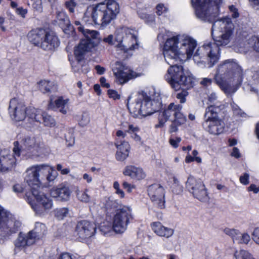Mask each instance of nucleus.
I'll return each instance as SVG.
<instances>
[{
	"label": "nucleus",
	"mask_w": 259,
	"mask_h": 259,
	"mask_svg": "<svg viewBox=\"0 0 259 259\" xmlns=\"http://www.w3.org/2000/svg\"><path fill=\"white\" fill-rule=\"evenodd\" d=\"M59 45V41L58 37L53 32L47 31L40 48L45 51H51L54 50Z\"/></svg>",
	"instance_id": "obj_25"
},
{
	"label": "nucleus",
	"mask_w": 259,
	"mask_h": 259,
	"mask_svg": "<svg viewBox=\"0 0 259 259\" xmlns=\"http://www.w3.org/2000/svg\"><path fill=\"white\" fill-rule=\"evenodd\" d=\"M37 145L38 143L35 137L26 136L20 142L16 141L14 143L13 151L14 154L19 157L22 152L32 153Z\"/></svg>",
	"instance_id": "obj_19"
},
{
	"label": "nucleus",
	"mask_w": 259,
	"mask_h": 259,
	"mask_svg": "<svg viewBox=\"0 0 259 259\" xmlns=\"http://www.w3.org/2000/svg\"><path fill=\"white\" fill-rule=\"evenodd\" d=\"M96 228L94 223L84 220L77 223L76 232L80 240L83 241L94 235Z\"/></svg>",
	"instance_id": "obj_23"
},
{
	"label": "nucleus",
	"mask_w": 259,
	"mask_h": 259,
	"mask_svg": "<svg viewBox=\"0 0 259 259\" xmlns=\"http://www.w3.org/2000/svg\"><path fill=\"white\" fill-rule=\"evenodd\" d=\"M17 156L13 155L8 150L0 151V171L6 172L12 170L16 166Z\"/></svg>",
	"instance_id": "obj_24"
},
{
	"label": "nucleus",
	"mask_w": 259,
	"mask_h": 259,
	"mask_svg": "<svg viewBox=\"0 0 259 259\" xmlns=\"http://www.w3.org/2000/svg\"><path fill=\"white\" fill-rule=\"evenodd\" d=\"M133 219L132 208L129 206H123L116 210L113 219L112 228L116 233H122Z\"/></svg>",
	"instance_id": "obj_10"
},
{
	"label": "nucleus",
	"mask_w": 259,
	"mask_h": 259,
	"mask_svg": "<svg viewBox=\"0 0 259 259\" xmlns=\"http://www.w3.org/2000/svg\"><path fill=\"white\" fill-rule=\"evenodd\" d=\"M31 191L35 200H32L29 196L28 202L36 213L41 214L52 208V200L40 191V188H31Z\"/></svg>",
	"instance_id": "obj_9"
},
{
	"label": "nucleus",
	"mask_w": 259,
	"mask_h": 259,
	"mask_svg": "<svg viewBox=\"0 0 259 259\" xmlns=\"http://www.w3.org/2000/svg\"><path fill=\"white\" fill-rule=\"evenodd\" d=\"M15 12L17 15L20 16L23 18H25L28 11L27 9H24L22 7H18L16 8Z\"/></svg>",
	"instance_id": "obj_58"
},
{
	"label": "nucleus",
	"mask_w": 259,
	"mask_h": 259,
	"mask_svg": "<svg viewBox=\"0 0 259 259\" xmlns=\"http://www.w3.org/2000/svg\"><path fill=\"white\" fill-rule=\"evenodd\" d=\"M64 137L69 146H72L74 145L75 143V138L73 129H69L68 132L65 134Z\"/></svg>",
	"instance_id": "obj_45"
},
{
	"label": "nucleus",
	"mask_w": 259,
	"mask_h": 259,
	"mask_svg": "<svg viewBox=\"0 0 259 259\" xmlns=\"http://www.w3.org/2000/svg\"><path fill=\"white\" fill-rule=\"evenodd\" d=\"M25 180L30 188H40V184L55 180L57 173L54 167L45 164L33 165L27 169Z\"/></svg>",
	"instance_id": "obj_3"
},
{
	"label": "nucleus",
	"mask_w": 259,
	"mask_h": 259,
	"mask_svg": "<svg viewBox=\"0 0 259 259\" xmlns=\"http://www.w3.org/2000/svg\"><path fill=\"white\" fill-rule=\"evenodd\" d=\"M230 13L231 14V17L233 18H237L239 16L238 9L233 5L229 7Z\"/></svg>",
	"instance_id": "obj_55"
},
{
	"label": "nucleus",
	"mask_w": 259,
	"mask_h": 259,
	"mask_svg": "<svg viewBox=\"0 0 259 259\" xmlns=\"http://www.w3.org/2000/svg\"><path fill=\"white\" fill-rule=\"evenodd\" d=\"M47 31L43 29H36L30 31L27 35L30 42L40 47L42 40Z\"/></svg>",
	"instance_id": "obj_31"
},
{
	"label": "nucleus",
	"mask_w": 259,
	"mask_h": 259,
	"mask_svg": "<svg viewBox=\"0 0 259 259\" xmlns=\"http://www.w3.org/2000/svg\"><path fill=\"white\" fill-rule=\"evenodd\" d=\"M115 41L117 42V51L121 53L130 54L139 48L137 31L127 27H123L116 31Z\"/></svg>",
	"instance_id": "obj_6"
},
{
	"label": "nucleus",
	"mask_w": 259,
	"mask_h": 259,
	"mask_svg": "<svg viewBox=\"0 0 259 259\" xmlns=\"http://www.w3.org/2000/svg\"><path fill=\"white\" fill-rule=\"evenodd\" d=\"M55 217L59 220L66 217L68 213V209L67 208H60L54 210Z\"/></svg>",
	"instance_id": "obj_44"
},
{
	"label": "nucleus",
	"mask_w": 259,
	"mask_h": 259,
	"mask_svg": "<svg viewBox=\"0 0 259 259\" xmlns=\"http://www.w3.org/2000/svg\"><path fill=\"white\" fill-rule=\"evenodd\" d=\"M234 30V24L231 19L226 17L215 20L212 26L211 33L214 42H209L199 47L193 56L197 63H207L211 67L220 57L219 46L228 45L231 40Z\"/></svg>",
	"instance_id": "obj_1"
},
{
	"label": "nucleus",
	"mask_w": 259,
	"mask_h": 259,
	"mask_svg": "<svg viewBox=\"0 0 259 259\" xmlns=\"http://www.w3.org/2000/svg\"><path fill=\"white\" fill-rule=\"evenodd\" d=\"M28 111L29 118L31 119L33 126L35 122L41 123V120L45 126L51 127L55 125L56 122L54 118L41 110L32 108Z\"/></svg>",
	"instance_id": "obj_22"
},
{
	"label": "nucleus",
	"mask_w": 259,
	"mask_h": 259,
	"mask_svg": "<svg viewBox=\"0 0 259 259\" xmlns=\"http://www.w3.org/2000/svg\"><path fill=\"white\" fill-rule=\"evenodd\" d=\"M103 11L102 4H99L95 7H93L94 24L101 25L103 26Z\"/></svg>",
	"instance_id": "obj_36"
},
{
	"label": "nucleus",
	"mask_w": 259,
	"mask_h": 259,
	"mask_svg": "<svg viewBox=\"0 0 259 259\" xmlns=\"http://www.w3.org/2000/svg\"><path fill=\"white\" fill-rule=\"evenodd\" d=\"M180 47L178 54L179 62L185 61L193 55L197 46V42L191 36L183 34L179 36Z\"/></svg>",
	"instance_id": "obj_16"
},
{
	"label": "nucleus",
	"mask_w": 259,
	"mask_h": 259,
	"mask_svg": "<svg viewBox=\"0 0 259 259\" xmlns=\"http://www.w3.org/2000/svg\"><path fill=\"white\" fill-rule=\"evenodd\" d=\"M234 257L236 259H255L251 253L245 250L236 251Z\"/></svg>",
	"instance_id": "obj_42"
},
{
	"label": "nucleus",
	"mask_w": 259,
	"mask_h": 259,
	"mask_svg": "<svg viewBox=\"0 0 259 259\" xmlns=\"http://www.w3.org/2000/svg\"><path fill=\"white\" fill-rule=\"evenodd\" d=\"M224 232L226 235L230 236L233 240L234 242H236V238H237V236L239 233L238 231L234 229L225 228L224 230Z\"/></svg>",
	"instance_id": "obj_49"
},
{
	"label": "nucleus",
	"mask_w": 259,
	"mask_h": 259,
	"mask_svg": "<svg viewBox=\"0 0 259 259\" xmlns=\"http://www.w3.org/2000/svg\"><path fill=\"white\" fill-rule=\"evenodd\" d=\"M66 6L70 12L73 13L76 4L74 0H69L66 2Z\"/></svg>",
	"instance_id": "obj_60"
},
{
	"label": "nucleus",
	"mask_w": 259,
	"mask_h": 259,
	"mask_svg": "<svg viewBox=\"0 0 259 259\" xmlns=\"http://www.w3.org/2000/svg\"><path fill=\"white\" fill-rule=\"evenodd\" d=\"M32 7L37 11H41L42 9L41 0H35L32 4Z\"/></svg>",
	"instance_id": "obj_61"
},
{
	"label": "nucleus",
	"mask_w": 259,
	"mask_h": 259,
	"mask_svg": "<svg viewBox=\"0 0 259 259\" xmlns=\"http://www.w3.org/2000/svg\"><path fill=\"white\" fill-rule=\"evenodd\" d=\"M186 189L193 196L201 201H207L208 195L204 183L193 176H189L186 182Z\"/></svg>",
	"instance_id": "obj_13"
},
{
	"label": "nucleus",
	"mask_w": 259,
	"mask_h": 259,
	"mask_svg": "<svg viewBox=\"0 0 259 259\" xmlns=\"http://www.w3.org/2000/svg\"><path fill=\"white\" fill-rule=\"evenodd\" d=\"M35 243L34 240L29 235L28 233L27 234L20 233L17 239L15 242V250L18 251L23 249L26 246H30Z\"/></svg>",
	"instance_id": "obj_29"
},
{
	"label": "nucleus",
	"mask_w": 259,
	"mask_h": 259,
	"mask_svg": "<svg viewBox=\"0 0 259 259\" xmlns=\"http://www.w3.org/2000/svg\"><path fill=\"white\" fill-rule=\"evenodd\" d=\"M94 15L93 7H89L84 13V16L82 18L83 22L89 25H92L94 24V17H93Z\"/></svg>",
	"instance_id": "obj_38"
},
{
	"label": "nucleus",
	"mask_w": 259,
	"mask_h": 259,
	"mask_svg": "<svg viewBox=\"0 0 259 259\" xmlns=\"http://www.w3.org/2000/svg\"><path fill=\"white\" fill-rule=\"evenodd\" d=\"M224 0H191L196 17L203 21H213L220 14Z\"/></svg>",
	"instance_id": "obj_4"
},
{
	"label": "nucleus",
	"mask_w": 259,
	"mask_h": 259,
	"mask_svg": "<svg viewBox=\"0 0 259 259\" xmlns=\"http://www.w3.org/2000/svg\"><path fill=\"white\" fill-rule=\"evenodd\" d=\"M186 121V118H184L183 121H181L180 119H174L172 120V123L169 126V132L170 133H176L178 131V126L184 124Z\"/></svg>",
	"instance_id": "obj_43"
},
{
	"label": "nucleus",
	"mask_w": 259,
	"mask_h": 259,
	"mask_svg": "<svg viewBox=\"0 0 259 259\" xmlns=\"http://www.w3.org/2000/svg\"><path fill=\"white\" fill-rule=\"evenodd\" d=\"M102 7L103 26H105L116 18L119 12V7L114 0H108L106 4H102Z\"/></svg>",
	"instance_id": "obj_20"
},
{
	"label": "nucleus",
	"mask_w": 259,
	"mask_h": 259,
	"mask_svg": "<svg viewBox=\"0 0 259 259\" xmlns=\"http://www.w3.org/2000/svg\"><path fill=\"white\" fill-rule=\"evenodd\" d=\"M113 187L115 189V193L118 195L121 198H123L124 197V192L120 189L119 184L118 182H114L113 184Z\"/></svg>",
	"instance_id": "obj_54"
},
{
	"label": "nucleus",
	"mask_w": 259,
	"mask_h": 259,
	"mask_svg": "<svg viewBox=\"0 0 259 259\" xmlns=\"http://www.w3.org/2000/svg\"><path fill=\"white\" fill-rule=\"evenodd\" d=\"M90 121V118L89 114L84 113L82 114L81 118L79 121V124L82 126L87 125Z\"/></svg>",
	"instance_id": "obj_51"
},
{
	"label": "nucleus",
	"mask_w": 259,
	"mask_h": 259,
	"mask_svg": "<svg viewBox=\"0 0 259 259\" xmlns=\"http://www.w3.org/2000/svg\"><path fill=\"white\" fill-rule=\"evenodd\" d=\"M220 111V107L214 105H210L206 109V120L203 123V126L211 134L219 135L224 131V123L218 115Z\"/></svg>",
	"instance_id": "obj_8"
},
{
	"label": "nucleus",
	"mask_w": 259,
	"mask_h": 259,
	"mask_svg": "<svg viewBox=\"0 0 259 259\" xmlns=\"http://www.w3.org/2000/svg\"><path fill=\"white\" fill-rule=\"evenodd\" d=\"M115 81L119 84H123L129 80L140 76V74L122 63L117 62L113 69Z\"/></svg>",
	"instance_id": "obj_17"
},
{
	"label": "nucleus",
	"mask_w": 259,
	"mask_h": 259,
	"mask_svg": "<svg viewBox=\"0 0 259 259\" xmlns=\"http://www.w3.org/2000/svg\"><path fill=\"white\" fill-rule=\"evenodd\" d=\"M53 83L47 80H40L38 83L39 90L43 93L50 92L53 87Z\"/></svg>",
	"instance_id": "obj_39"
},
{
	"label": "nucleus",
	"mask_w": 259,
	"mask_h": 259,
	"mask_svg": "<svg viewBox=\"0 0 259 259\" xmlns=\"http://www.w3.org/2000/svg\"><path fill=\"white\" fill-rule=\"evenodd\" d=\"M50 194L52 197L57 198L58 200L66 201L69 199L71 191L67 187L54 188L51 190Z\"/></svg>",
	"instance_id": "obj_30"
},
{
	"label": "nucleus",
	"mask_w": 259,
	"mask_h": 259,
	"mask_svg": "<svg viewBox=\"0 0 259 259\" xmlns=\"http://www.w3.org/2000/svg\"><path fill=\"white\" fill-rule=\"evenodd\" d=\"M68 103L69 99H64L62 97H59L54 101L51 98L48 108L52 110L59 109L61 113L65 114L69 110Z\"/></svg>",
	"instance_id": "obj_28"
},
{
	"label": "nucleus",
	"mask_w": 259,
	"mask_h": 259,
	"mask_svg": "<svg viewBox=\"0 0 259 259\" xmlns=\"http://www.w3.org/2000/svg\"><path fill=\"white\" fill-rule=\"evenodd\" d=\"M123 174L137 180H142L146 176L145 173L142 168L133 165L126 166L123 171Z\"/></svg>",
	"instance_id": "obj_32"
},
{
	"label": "nucleus",
	"mask_w": 259,
	"mask_h": 259,
	"mask_svg": "<svg viewBox=\"0 0 259 259\" xmlns=\"http://www.w3.org/2000/svg\"><path fill=\"white\" fill-rule=\"evenodd\" d=\"M78 29L85 37V38L81 40L74 50L75 58L78 63H80L83 60L84 54L97 45L98 43L94 40L98 39L99 34L97 31L85 29L82 26L78 27Z\"/></svg>",
	"instance_id": "obj_7"
},
{
	"label": "nucleus",
	"mask_w": 259,
	"mask_h": 259,
	"mask_svg": "<svg viewBox=\"0 0 259 259\" xmlns=\"http://www.w3.org/2000/svg\"><path fill=\"white\" fill-rule=\"evenodd\" d=\"M249 175L248 174H244L243 176L240 177V182L243 185H247L249 183Z\"/></svg>",
	"instance_id": "obj_63"
},
{
	"label": "nucleus",
	"mask_w": 259,
	"mask_h": 259,
	"mask_svg": "<svg viewBox=\"0 0 259 259\" xmlns=\"http://www.w3.org/2000/svg\"><path fill=\"white\" fill-rule=\"evenodd\" d=\"M106 206L107 208L112 209L117 207L118 202L117 200L108 198L106 201Z\"/></svg>",
	"instance_id": "obj_52"
},
{
	"label": "nucleus",
	"mask_w": 259,
	"mask_h": 259,
	"mask_svg": "<svg viewBox=\"0 0 259 259\" xmlns=\"http://www.w3.org/2000/svg\"><path fill=\"white\" fill-rule=\"evenodd\" d=\"M182 88L183 89V90L176 94V98L180 100V102L181 104H183L185 103L186 101V97L188 95V93L186 90H188V89H186L185 88Z\"/></svg>",
	"instance_id": "obj_47"
},
{
	"label": "nucleus",
	"mask_w": 259,
	"mask_h": 259,
	"mask_svg": "<svg viewBox=\"0 0 259 259\" xmlns=\"http://www.w3.org/2000/svg\"><path fill=\"white\" fill-rule=\"evenodd\" d=\"M216 83L227 96H232L243 80L242 69L234 60H225L218 67L214 76Z\"/></svg>",
	"instance_id": "obj_2"
},
{
	"label": "nucleus",
	"mask_w": 259,
	"mask_h": 259,
	"mask_svg": "<svg viewBox=\"0 0 259 259\" xmlns=\"http://www.w3.org/2000/svg\"><path fill=\"white\" fill-rule=\"evenodd\" d=\"M167 11V8L163 4H158L156 6V13L159 16L165 14Z\"/></svg>",
	"instance_id": "obj_53"
},
{
	"label": "nucleus",
	"mask_w": 259,
	"mask_h": 259,
	"mask_svg": "<svg viewBox=\"0 0 259 259\" xmlns=\"http://www.w3.org/2000/svg\"><path fill=\"white\" fill-rule=\"evenodd\" d=\"M46 232L47 228L45 225L40 223H36L34 229L30 231L29 233L35 242L37 239L42 237Z\"/></svg>",
	"instance_id": "obj_35"
},
{
	"label": "nucleus",
	"mask_w": 259,
	"mask_h": 259,
	"mask_svg": "<svg viewBox=\"0 0 259 259\" xmlns=\"http://www.w3.org/2000/svg\"><path fill=\"white\" fill-rule=\"evenodd\" d=\"M237 237L236 242L238 243L247 244L250 240V237L247 233L241 234L239 232Z\"/></svg>",
	"instance_id": "obj_46"
},
{
	"label": "nucleus",
	"mask_w": 259,
	"mask_h": 259,
	"mask_svg": "<svg viewBox=\"0 0 259 259\" xmlns=\"http://www.w3.org/2000/svg\"><path fill=\"white\" fill-rule=\"evenodd\" d=\"M145 97L144 92L139 93L135 102L130 103L128 101L127 106L128 109L135 117H145L152 114V110L146 107V103L145 102Z\"/></svg>",
	"instance_id": "obj_18"
},
{
	"label": "nucleus",
	"mask_w": 259,
	"mask_h": 259,
	"mask_svg": "<svg viewBox=\"0 0 259 259\" xmlns=\"http://www.w3.org/2000/svg\"><path fill=\"white\" fill-rule=\"evenodd\" d=\"M180 35L170 37L167 38L165 42L163 53L165 60L168 64L179 63Z\"/></svg>",
	"instance_id": "obj_14"
},
{
	"label": "nucleus",
	"mask_w": 259,
	"mask_h": 259,
	"mask_svg": "<svg viewBox=\"0 0 259 259\" xmlns=\"http://www.w3.org/2000/svg\"><path fill=\"white\" fill-rule=\"evenodd\" d=\"M114 145L117 149L115 158L117 161H123L128 156L130 146L125 141L123 142H115Z\"/></svg>",
	"instance_id": "obj_27"
},
{
	"label": "nucleus",
	"mask_w": 259,
	"mask_h": 259,
	"mask_svg": "<svg viewBox=\"0 0 259 259\" xmlns=\"http://www.w3.org/2000/svg\"><path fill=\"white\" fill-rule=\"evenodd\" d=\"M231 106L232 109V111L235 115L239 116L241 117H245V113L242 111V110L237 104L233 102L231 103Z\"/></svg>",
	"instance_id": "obj_50"
},
{
	"label": "nucleus",
	"mask_w": 259,
	"mask_h": 259,
	"mask_svg": "<svg viewBox=\"0 0 259 259\" xmlns=\"http://www.w3.org/2000/svg\"><path fill=\"white\" fill-rule=\"evenodd\" d=\"M20 226V223L0 205V236L7 237L15 233Z\"/></svg>",
	"instance_id": "obj_11"
},
{
	"label": "nucleus",
	"mask_w": 259,
	"mask_h": 259,
	"mask_svg": "<svg viewBox=\"0 0 259 259\" xmlns=\"http://www.w3.org/2000/svg\"><path fill=\"white\" fill-rule=\"evenodd\" d=\"M145 97V102L146 103V107L152 110V114L158 111L161 108V99L159 95H155L153 98L149 96L146 93L144 92Z\"/></svg>",
	"instance_id": "obj_33"
},
{
	"label": "nucleus",
	"mask_w": 259,
	"mask_h": 259,
	"mask_svg": "<svg viewBox=\"0 0 259 259\" xmlns=\"http://www.w3.org/2000/svg\"><path fill=\"white\" fill-rule=\"evenodd\" d=\"M252 240L259 245V228H256L252 233Z\"/></svg>",
	"instance_id": "obj_56"
},
{
	"label": "nucleus",
	"mask_w": 259,
	"mask_h": 259,
	"mask_svg": "<svg viewBox=\"0 0 259 259\" xmlns=\"http://www.w3.org/2000/svg\"><path fill=\"white\" fill-rule=\"evenodd\" d=\"M181 141V138L180 137H175L169 139L170 144L175 148L179 146V144Z\"/></svg>",
	"instance_id": "obj_59"
},
{
	"label": "nucleus",
	"mask_w": 259,
	"mask_h": 259,
	"mask_svg": "<svg viewBox=\"0 0 259 259\" xmlns=\"http://www.w3.org/2000/svg\"><path fill=\"white\" fill-rule=\"evenodd\" d=\"M32 108H27L23 102L14 98L10 101L8 110L11 118L16 121L23 120L27 115L29 123L26 126L31 128L33 126V123L31 119L29 118L28 110Z\"/></svg>",
	"instance_id": "obj_12"
},
{
	"label": "nucleus",
	"mask_w": 259,
	"mask_h": 259,
	"mask_svg": "<svg viewBox=\"0 0 259 259\" xmlns=\"http://www.w3.org/2000/svg\"><path fill=\"white\" fill-rule=\"evenodd\" d=\"M139 131L138 126H135L133 124H128L127 131V133L131 135V137L136 142H141V137L137 134V132Z\"/></svg>",
	"instance_id": "obj_40"
},
{
	"label": "nucleus",
	"mask_w": 259,
	"mask_h": 259,
	"mask_svg": "<svg viewBox=\"0 0 259 259\" xmlns=\"http://www.w3.org/2000/svg\"><path fill=\"white\" fill-rule=\"evenodd\" d=\"M88 190L85 189L84 191L77 190L76 191V196L79 200L84 203L91 202V196L87 193Z\"/></svg>",
	"instance_id": "obj_41"
},
{
	"label": "nucleus",
	"mask_w": 259,
	"mask_h": 259,
	"mask_svg": "<svg viewBox=\"0 0 259 259\" xmlns=\"http://www.w3.org/2000/svg\"><path fill=\"white\" fill-rule=\"evenodd\" d=\"M123 188L127 189L128 192H132V190L135 188V186L128 183L126 182H124L122 183Z\"/></svg>",
	"instance_id": "obj_64"
},
{
	"label": "nucleus",
	"mask_w": 259,
	"mask_h": 259,
	"mask_svg": "<svg viewBox=\"0 0 259 259\" xmlns=\"http://www.w3.org/2000/svg\"><path fill=\"white\" fill-rule=\"evenodd\" d=\"M127 128H124L122 130H119L116 132V139L115 142H123V139L125 138L126 134L127 133Z\"/></svg>",
	"instance_id": "obj_48"
},
{
	"label": "nucleus",
	"mask_w": 259,
	"mask_h": 259,
	"mask_svg": "<svg viewBox=\"0 0 259 259\" xmlns=\"http://www.w3.org/2000/svg\"><path fill=\"white\" fill-rule=\"evenodd\" d=\"M103 41L104 42L107 43L109 45H115L116 47L117 44H116L114 41V36L112 34L109 35L107 37H104Z\"/></svg>",
	"instance_id": "obj_57"
},
{
	"label": "nucleus",
	"mask_w": 259,
	"mask_h": 259,
	"mask_svg": "<svg viewBox=\"0 0 259 259\" xmlns=\"http://www.w3.org/2000/svg\"><path fill=\"white\" fill-rule=\"evenodd\" d=\"M239 46V48L236 50L241 53L247 52L250 48L259 53V36H251L245 42L240 43Z\"/></svg>",
	"instance_id": "obj_26"
},
{
	"label": "nucleus",
	"mask_w": 259,
	"mask_h": 259,
	"mask_svg": "<svg viewBox=\"0 0 259 259\" xmlns=\"http://www.w3.org/2000/svg\"><path fill=\"white\" fill-rule=\"evenodd\" d=\"M169 64L170 67L165 75V79L176 90L180 88L190 89L194 84V78L189 73L185 72L181 65Z\"/></svg>",
	"instance_id": "obj_5"
},
{
	"label": "nucleus",
	"mask_w": 259,
	"mask_h": 259,
	"mask_svg": "<svg viewBox=\"0 0 259 259\" xmlns=\"http://www.w3.org/2000/svg\"><path fill=\"white\" fill-rule=\"evenodd\" d=\"M57 259H75V257L71 253L64 252L60 254Z\"/></svg>",
	"instance_id": "obj_62"
},
{
	"label": "nucleus",
	"mask_w": 259,
	"mask_h": 259,
	"mask_svg": "<svg viewBox=\"0 0 259 259\" xmlns=\"http://www.w3.org/2000/svg\"><path fill=\"white\" fill-rule=\"evenodd\" d=\"M148 194L152 201L160 208L164 207L165 191L160 184H154L148 188Z\"/></svg>",
	"instance_id": "obj_21"
},
{
	"label": "nucleus",
	"mask_w": 259,
	"mask_h": 259,
	"mask_svg": "<svg viewBox=\"0 0 259 259\" xmlns=\"http://www.w3.org/2000/svg\"><path fill=\"white\" fill-rule=\"evenodd\" d=\"M182 107L180 104L171 103L163 112L159 114L158 123L155 124V127L158 128L163 127L166 121L170 120L172 117H174V119H180L181 122L183 121L184 118L186 117L181 112Z\"/></svg>",
	"instance_id": "obj_15"
},
{
	"label": "nucleus",
	"mask_w": 259,
	"mask_h": 259,
	"mask_svg": "<svg viewBox=\"0 0 259 259\" xmlns=\"http://www.w3.org/2000/svg\"><path fill=\"white\" fill-rule=\"evenodd\" d=\"M56 21L61 27L67 26L69 24V20L64 12L58 11L56 13Z\"/></svg>",
	"instance_id": "obj_37"
},
{
	"label": "nucleus",
	"mask_w": 259,
	"mask_h": 259,
	"mask_svg": "<svg viewBox=\"0 0 259 259\" xmlns=\"http://www.w3.org/2000/svg\"><path fill=\"white\" fill-rule=\"evenodd\" d=\"M153 231L159 236L169 238L174 232L172 229L163 226L160 222H154L151 225Z\"/></svg>",
	"instance_id": "obj_34"
}]
</instances>
